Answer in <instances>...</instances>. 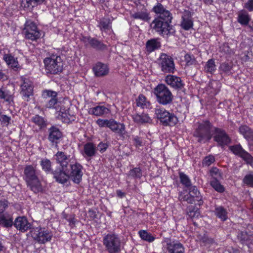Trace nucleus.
Masks as SVG:
<instances>
[{"label":"nucleus","instance_id":"9","mask_svg":"<svg viewBox=\"0 0 253 253\" xmlns=\"http://www.w3.org/2000/svg\"><path fill=\"white\" fill-rule=\"evenodd\" d=\"M55 159L57 163L59 164L60 167L56 169L52 172L53 177L56 179L58 177V174L61 173L70 165V156L66 155L64 152L58 151L54 155Z\"/></svg>","mask_w":253,"mask_h":253},{"label":"nucleus","instance_id":"33","mask_svg":"<svg viewBox=\"0 0 253 253\" xmlns=\"http://www.w3.org/2000/svg\"><path fill=\"white\" fill-rule=\"evenodd\" d=\"M46 0H22L21 5L24 8H33L44 3Z\"/></svg>","mask_w":253,"mask_h":253},{"label":"nucleus","instance_id":"50","mask_svg":"<svg viewBox=\"0 0 253 253\" xmlns=\"http://www.w3.org/2000/svg\"><path fill=\"white\" fill-rule=\"evenodd\" d=\"M232 68V64L231 63L223 62L220 64L219 70L225 73H229Z\"/></svg>","mask_w":253,"mask_h":253},{"label":"nucleus","instance_id":"35","mask_svg":"<svg viewBox=\"0 0 253 253\" xmlns=\"http://www.w3.org/2000/svg\"><path fill=\"white\" fill-rule=\"evenodd\" d=\"M239 132L247 140L253 138V130L247 125H242L239 128Z\"/></svg>","mask_w":253,"mask_h":253},{"label":"nucleus","instance_id":"37","mask_svg":"<svg viewBox=\"0 0 253 253\" xmlns=\"http://www.w3.org/2000/svg\"><path fill=\"white\" fill-rule=\"evenodd\" d=\"M187 214L191 219L198 218L200 215L199 209L193 206H190L187 208Z\"/></svg>","mask_w":253,"mask_h":253},{"label":"nucleus","instance_id":"10","mask_svg":"<svg viewBox=\"0 0 253 253\" xmlns=\"http://www.w3.org/2000/svg\"><path fill=\"white\" fill-rule=\"evenodd\" d=\"M161 71L165 73H173L175 65L173 58L167 54L162 53L158 59Z\"/></svg>","mask_w":253,"mask_h":253},{"label":"nucleus","instance_id":"40","mask_svg":"<svg viewBox=\"0 0 253 253\" xmlns=\"http://www.w3.org/2000/svg\"><path fill=\"white\" fill-rule=\"evenodd\" d=\"M41 165L42 169L46 173H51L52 174V170L51 169V163L50 161L47 159H44L41 161Z\"/></svg>","mask_w":253,"mask_h":253},{"label":"nucleus","instance_id":"24","mask_svg":"<svg viewBox=\"0 0 253 253\" xmlns=\"http://www.w3.org/2000/svg\"><path fill=\"white\" fill-rule=\"evenodd\" d=\"M13 224L12 215L7 212H4L0 214V226L9 228L12 227Z\"/></svg>","mask_w":253,"mask_h":253},{"label":"nucleus","instance_id":"30","mask_svg":"<svg viewBox=\"0 0 253 253\" xmlns=\"http://www.w3.org/2000/svg\"><path fill=\"white\" fill-rule=\"evenodd\" d=\"M161 42L157 39H152L146 43V49L147 52L151 53L160 48Z\"/></svg>","mask_w":253,"mask_h":253},{"label":"nucleus","instance_id":"49","mask_svg":"<svg viewBox=\"0 0 253 253\" xmlns=\"http://www.w3.org/2000/svg\"><path fill=\"white\" fill-rule=\"evenodd\" d=\"M229 149L234 154L238 155L240 157L244 151V150L240 144L230 146L229 147Z\"/></svg>","mask_w":253,"mask_h":253},{"label":"nucleus","instance_id":"28","mask_svg":"<svg viewBox=\"0 0 253 253\" xmlns=\"http://www.w3.org/2000/svg\"><path fill=\"white\" fill-rule=\"evenodd\" d=\"M250 20V16L246 10L243 9L238 12L237 21L240 24L248 25Z\"/></svg>","mask_w":253,"mask_h":253},{"label":"nucleus","instance_id":"17","mask_svg":"<svg viewBox=\"0 0 253 253\" xmlns=\"http://www.w3.org/2000/svg\"><path fill=\"white\" fill-rule=\"evenodd\" d=\"M14 226L17 229L21 232H25L29 229H31V225L28 222L27 218L24 216L17 217L13 222Z\"/></svg>","mask_w":253,"mask_h":253},{"label":"nucleus","instance_id":"51","mask_svg":"<svg viewBox=\"0 0 253 253\" xmlns=\"http://www.w3.org/2000/svg\"><path fill=\"white\" fill-rule=\"evenodd\" d=\"M179 199L180 201H186L189 204H193L197 202L189 193L185 195L180 194Z\"/></svg>","mask_w":253,"mask_h":253},{"label":"nucleus","instance_id":"8","mask_svg":"<svg viewBox=\"0 0 253 253\" xmlns=\"http://www.w3.org/2000/svg\"><path fill=\"white\" fill-rule=\"evenodd\" d=\"M156 118L165 126H174L178 122V119L173 113L163 108H156L155 110Z\"/></svg>","mask_w":253,"mask_h":253},{"label":"nucleus","instance_id":"41","mask_svg":"<svg viewBox=\"0 0 253 253\" xmlns=\"http://www.w3.org/2000/svg\"><path fill=\"white\" fill-rule=\"evenodd\" d=\"M31 121L35 125H37L40 129H42L46 126V124L43 118L39 115H37L32 117Z\"/></svg>","mask_w":253,"mask_h":253},{"label":"nucleus","instance_id":"45","mask_svg":"<svg viewBox=\"0 0 253 253\" xmlns=\"http://www.w3.org/2000/svg\"><path fill=\"white\" fill-rule=\"evenodd\" d=\"M139 234L141 238L149 242L153 241L155 238L151 235V234L148 233L146 230H140L139 231Z\"/></svg>","mask_w":253,"mask_h":253},{"label":"nucleus","instance_id":"59","mask_svg":"<svg viewBox=\"0 0 253 253\" xmlns=\"http://www.w3.org/2000/svg\"><path fill=\"white\" fill-rule=\"evenodd\" d=\"M8 202L7 200L0 201V214L4 213L8 207Z\"/></svg>","mask_w":253,"mask_h":253},{"label":"nucleus","instance_id":"56","mask_svg":"<svg viewBox=\"0 0 253 253\" xmlns=\"http://www.w3.org/2000/svg\"><path fill=\"white\" fill-rule=\"evenodd\" d=\"M215 161L214 157L213 156L210 155L206 157L203 161V165L209 166Z\"/></svg>","mask_w":253,"mask_h":253},{"label":"nucleus","instance_id":"11","mask_svg":"<svg viewBox=\"0 0 253 253\" xmlns=\"http://www.w3.org/2000/svg\"><path fill=\"white\" fill-rule=\"evenodd\" d=\"M31 233L33 238L41 244L49 241L52 236L47 230L41 227L32 229Z\"/></svg>","mask_w":253,"mask_h":253},{"label":"nucleus","instance_id":"39","mask_svg":"<svg viewBox=\"0 0 253 253\" xmlns=\"http://www.w3.org/2000/svg\"><path fill=\"white\" fill-rule=\"evenodd\" d=\"M3 59L7 64L12 68L17 67L18 65L17 59L10 54H5L3 56Z\"/></svg>","mask_w":253,"mask_h":253},{"label":"nucleus","instance_id":"60","mask_svg":"<svg viewBox=\"0 0 253 253\" xmlns=\"http://www.w3.org/2000/svg\"><path fill=\"white\" fill-rule=\"evenodd\" d=\"M108 122L109 120L99 119L96 121V123L100 127H107Z\"/></svg>","mask_w":253,"mask_h":253},{"label":"nucleus","instance_id":"5","mask_svg":"<svg viewBox=\"0 0 253 253\" xmlns=\"http://www.w3.org/2000/svg\"><path fill=\"white\" fill-rule=\"evenodd\" d=\"M213 131L214 127L210 122L206 121L199 125L194 132V136L198 138L199 142H206L211 138Z\"/></svg>","mask_w":253,"mask_h":253},{"label":"nucleus","instance_id":"18","mask_svg":"<svg viewBox=\"0 0 253 253\" xmlns=\"http://www.w3.org/2000/svg\"><path fill=\"white\" fill-rule=\"evenodd\" d=\"M23 83L21 85V94L24 97L28 98L33 95V85L32 83L28 79H22Z\"/></svg>","mask_w":253,"mask_h":253},{"label":"nucleus","instance_id":"13","mask_svg":"<svg viewBox=\"0 0 253 253\" xmlns=\"http://www.w3.org/2000/svg\"><path fill=\"white\" fill-rule=\"evenodd\" d=\"M48 140L51 143V146L57 148L58 144L62 140L63 134L59 128L52 126L48 129Z\"/></svg>","mask_w":253,"mask_h":253},{"label":"nucleus","instance_id":"47","mask_svg":"<svg viewBox=\"0 0 253 253\" xmlns=\"http://www.w3.org/2000/svg\"><path fill=\"white\" fill-rule=\"evenodd\" d=\"M211 185L216 191L222 193L224 191V188L219 181V180H212L211 181Z\"/></svg>","mask_w":253,"mask_h":253},{"label":"nucleus","instance_id":"34","mask_svg":"<svg viewBox=\"0 0 253 253\" xmlns=\"http://www.w3.org/2000/svg\"><path fill=\"white\" fill-rule=\"evenodd\" d=\"M188 189L189 194L198 202L197 204L199 206L202 205L203 202L202 201V197L197 187L195 186L191 185L188 188Z\"/></svg>","mask_w":253,"mask_h":253},{"label":"nucleus","instance_id":"43","mask_svg":"<svg viewBox=\"0 0 253 253\" xmlns=\"http://www.w3.org/2000/svg\"><path fill=\"white\" fill-rule=\"evenodd\" d=\"M179 178L181 183L185 187L188 188L191 186V180L188 176L183 172L179 173Z\"/></svg>","mask_w":253,"mask_h":253},{"label":"nucleus","instance_id":"31","mask_svg":"<svg viewBox=\"0 0 253 253\" xmlns=\"http://www.w3.org/2000/svg\"><path fill=\"white\" fill-rule=\"evenodd\" d=\"M131 17L136 19H140L145 22H148L151 19L150 13L146 9L144 10L138 11L132 14Z\"/></svg>","mask_w":253,"mask_h":253},{"label":"nucleus","instance_id":"12","mask_svg":"<svg viewBox=\"0 0 253 253\" xmlns=\"http://www.w3.org/2000/svg\"><path fill=\"white\" fill-rule=\"evenodd\" d=\"M23 32L27 39L35 41L41 36L40 31L38 30L35 23L32 21H27L25 24Z\"/></svg>","mask_w":253,"mask_h":253},{"label":"nucleus","instance_id":"26","mask_svg":"<svg viewBox=\"0 0 253 253\" xmlns=\"http://www.w3.org/2000/svg\"><path fill=\"white\" fill-rule=\"evenodd\" d=\"M93 71L95 76L103 77L108 74L109 68L106 64L98 62L93 68Z\"/></svg>","mask_w":253,"mask_h":253},{"label":"nucleus","instance_id":"20","mask_svg":"<svg viewBox=\"0 0 253 253\" xmlns=\"http://www.w3.org/2000/svg\"><path fill=\"white\" fill-rule=\"evenodd\" d=\"M181 22V28L185 30H189L193 27V22L191 17V13L189 10H184L182 16Z\"/></svg>","mask_w":253,"mask_h":253},{"label":"nucleus","instance_id":"2","mask_svg":"<svg viewBox=\"0 0 253 253\" xmlns=\"http://www.w3.org/2000/svg\"><path fill=\"white\" fill-rule=\"evenodd\" d=\"M83 169V166L79 163L71 164L66 170L58 174L55 179L59 183L64 184L70 179L74 183L79 184L82 179Z\"/></svg>","mask_w":253,"mask_h":253},{"label":"nucleus","instance_id":"27","mask_svg":"<svg viewBox=\"0 0 253 253\" xmlns=\"http://www.w3.org/2000/svg\"><path fill=\"white\" fill-rule=\"evenodd\" d=\"M109 113V109L104 106H97L91 108L88 110V113L96 116H101Z\"/></svg>","mask_w":253,"mask_h":253},{"label":"nucleus","instance_id":"21","mask_svg":"<svg viewBox=\"0 0 253 253\" xmlns=\"http://www.w3.org/2000/svg\"><path fill=\"white\" fill-rule=\"evenodd\" d=\"M165 81L168 84L175 89H181L183 87V84L179 77L173 75H168Z\"/></svg>","mask_w":253,"mask_h":253},{"label":"nucleus","instance_id":"62","mask_svg":"<svg viewBox=\"0 0 253 253\" xmlns=\"http://www.w3.org/2000/svg\"><path fill=\"white\" fill-rule=\"evenodd\" d=\"M45 92L49 99L52 97H57V93L55 91L51 90H46Z\"/></svg>","mask_w":253,"mask_h":253},{"label":"nucleus","instance_id":"38","mask_svg":"<svg viewBox=\"0 0 253 253\" xmlns=\"http://www.w3.org/2000/svg\"><path fill=\"white\" fill-rule=\"evenodd\" d=\"M215 214L216 216L222 221H225L227 219V212L226 210L222 206H219L215 208Z\"/></svg>","mask_w":253,"mask_h":253},{"label":"nucleus","instance_id":"64","mask_svg":"<svg viewBox=\"0 0 253 253\" xmlns=\"http://www.w3.org/2000/svg\"><path fill=\"white\" fill-rule=\"evenodd\" d=\"M67 221L69 222V225L71 227H73L75 225V218L74 216H71L67 219Z\"/></svg>","mask_w":253,"mask_h":253},{"label":"nucleus","instance_id":"57","mask_svg":"<svg viewBox=\"0 0 253 253\" xmlns=\"http://www.w3.org/2000/svg\"><path fill=\"white\" fill-rule=\"evenodd\" d=\"M10 120V117H8L5 115H3L0 114V121L1 122L2 124L5 126H8L9 124V121Z\"/></svg>","mask_w":253,"mask_h":253},{"label":"nucleus","instance_id":"53","mask_svg":"<svg viewBox=\"0 0 253 253\" xmlns=\"http://www.w3.org/2000/svg\"><path fill=\"white\" fill-rule=\"evenodd\" d=\"M12 96L7 91H4L0 89V99H3L7 102L12 101Z\"/></svg>","mask_w":253,"mask_h":253},{"label":"nucleus","instance_id":"14","mask_svg":"<svg viewBox=\"0 0 253 253\" xmlns=\"http://www.w3.org/2000/svg\"><path fill=\"white\" fill-rule=\"evenodd\" d=\"M213 135L214 140L220 146L226 145L230 142L231 140L228 134L221 128L214 127Z\"/></svg>","mask_w":253,"mask_h":253},{"label":"nucleus","instance_id":"4","mask_svg":"<svg viewBox=\"0 0 253 253\" xmlns=\"http://www.w3.org/2000/svg\"><path fill=\"white\" fill-rule=\"evenodd\" d=\"M47 74H59L63 69V62L60 56L52 54L43 60Z\"/></svg>","mask_w":253,"mask_h":253},{"label":"nucleus","instance_id":"42","mask_svg":"<svg viewBox=\"0 0 253 253\" xmlns=\"http://www.w3.org/2000/svg\"><path fill=\"white\" fill-rule=\"evenodd\" d=\"M216 70L214 60L211 59L208 61L205 67V70L206 72L213 74Z\"/></svg>","mask_w":253,"mask_h":253},{"label":"nucleus","instance_id":"48","mask_svg":"<svg viewBox=\"0 0 253 253\" xmlns=\"http://www.w3.org/2000/svg\"><path fill=\"white\" fill-rule=\"evenodd\" d=\"M128 175L135 178H140L142 175L141 169L139 168H135L130 170Z\"/></svg>","mask_w":253,"mask_h":253},{"label":"nucleus","instance_id":"6","mask_svg":"<svg viewBox=\"0 0 253 253\" xmlns=\"http://www.w3.org/2000/svg\"><path fill=\"white\" fill-rule=\"evenodd\" d=\"M157 102L162 105L170 104L173 100V95L168 87L164 84H159L153 90Z\"/></svg>","mask_w":253,"mask_h":253},{"label":"nucleus","instance_id":"44","mask_svg":"<svg viewBox=\"0 0 253 253\" xmlns=\"http://www.w3.org/2000/svg\"><path fill=\"white\" fill-rule=\"evenodd\" d=\"M137 105L142 108H147L150 105V103L146 101V98L143 94H140L136 100Z\"/></svg>","mask_w":253,"mask_h":253},{"label":"nucleus","instance_id":"58","mask_svg":"<svg viewBox=\"0 0 253 253\" xmlns=\"http://www.w3.org/2000/svg\"><path fill=\"white\" fill-rule=\"evenodd\" d=\"M109 145L107 143L100 142L97 145V149L101 152H104L107 148L108 147Z\"/></svg>","mask_w":253,"mask_h":253},{"label":"nucleus","instance_id":"7","mask_svg":"<svg viewBox=\"0 0 253 253\" xmlns=\"http://www.w3.org/2000/svg\"><path fill=\"white\" fill-rule=\"evenodd\" d=\"M103 245L108 253H120L121 251V242L118 236L108 234L103 238Z\"/></svg>","mask_w":253,"mask_h":253},{"label":"nucleus","instance_id":"3","mask_svg":"<svg viewBox=\"0 0 253 253\" xmlns=\"http://www.w3.org/2000/svg\"><path fill=\"white\" fill-rule=\"evenodd\" d=\"M24 179L30 189L35 193L42 192L41 183L36 173L35 168L31 165L26 166L24 171Z\"/></svg>","mask_w":253,"mask_h":253},{"label":"nucleus","instance_id":"1","mask_svg":"<svg viewBox=\"0 0 253 253\" xmlns=\"http://www.w3.org/2000/svg\"><path fill=\"white\" fill-rule=\"evenodd\" d=\"M152 10L157 16L151 23V28L161 35L168 36L173 34L175 30L170 25L172 16L170 11L160 2H157Z\"/></svg>","mask_w":253,"mask_h":253},{"label":"nucleus","instance_id":"22","mask_svg":"<svg viewBox=\"0 0 253 253\" xmlns=\"http://www.w3.org/2000/svg\"><path fill=\"white\" fill-rule=\"evenodd\" d=\"M133 121L138 125H143L144 124L152 123V119L149 116L148 114L142 113L140 114L138 113L134 114L132 115Z\"/></svg>","mask_w":253,"mask_h":253},{"label":"nucleus","instance_id":"55","mask_svg":"<svg viewBox=\"0 0 253 253\" xmlns=\"http://www.w3.org/2000/svg\"><path fill=\"white\" fill-rule=\"evenodd\" d=\"M247 164H251L253 163V157L247 152L245 150L240 156Z\"/></svg>","mask_w":253,"mask_h":253},{"label":"nucleus","instance_id":"54","mask_svg":"<svg viewBox=\"0 0 253 253\" xmlns=\"http://www.w3.org/2000/svg\"><path fill=\"white\" fill-rule=\"evenodd\" d=\"M184 59L188 66L193 65L196 62V59L194 56L188 53L185 55Z\"/></svg>","mask_w":253,"mask_h":253},{"label":"nucleus","instance_id":"61","mask_svg":"<svg viewBox=\"0 0 253 253\" xmlns=\"http://www.w3.org/2000/svg\"><path fill=\"white\" fill-rule=\"evenodd\" d=\"M244 7L249 11H253V0H249L244 4Z\"/></svg>","mask_w":253,"mask_h":253},{"label":"nucleus","instance_id":"25","mask_svg":"<svg viewBox=\"0 0 253 253\" xmlns=\"http://www.w3.org/2000/svg\"><path fill=\"white\" fill-rule=\"evenodd\" d=\"M167 249L169 253H184V248L182 244L177 241L168 243Z\"/></svg>","mask_w":253,"mask_h":253},{"label":"nucleus","instance_id":"15","mask_svg":"<svg viewBox=\"0 0 253 253\" xmlns=\"http://www.w3.org/2000/svg\"><path fill=\"white\" fill-rule=\"evenodd\" d=\"M107 127H109L113 131L118 133L123 138H124L126 134L124 124L118 123L114 119L109 120Z\"/></svg>","mask_w":253,"mask_h":253},{"label":"nucleus","instance_id":"16","mask_svg":"<svg viewBox=\"0 0 253 253\" xmlns=\"http://www.w3.org/2000/svg\"><path fill=\"white\" fill-rule=\"evenodd\" d=\"M82 41L84 43L87 42L91 47L97 50H103L107 48L106 45L96 38L84 37Z\"/></svg>","mask_w":253,"mask_h":253},{"label":"nucleus","instance_id":"23","mask_svg":"<svg viewBox=\"0 0 253 253\" xmlns=\"http://www.w3.org/2000/svg\"><path fill=\"white\" fill-rule=\"evenodd\" d=\"M96 153V146L93 143L87 142L84 145L82 154L84 158H91L95 155Z\"/></svg>","mask_w":253,"mask_h":253},{"label":"nucleus","instance_id":"32","mask_svg":"<svg viewBox=\"0 0 253 253\" xmlns=\"http://www.w3.org/2000/svg\"><path fill=\"white\" fill-rule=\"evenodd\" d=\"M59 113L64 123H70L76 120L75 115L71 114L69 109L65 110L64 109H62V112H59Z\"/></svg>","mask_w":253,"mask_h":253},{"label":"nucleus","instance_id":"36","mask_svg":"<svg viewBox=\"0 0 253 253\" xmlns=\"http://www.w3.org/2000/svg\"><path fill=\"white\" fill-rule=\"evenodd\" d=\"M111 20L109 18H102L100 19L98 27L102 31L106 32L111 29Z\"/></svg>","mask_w":253,"mask_h":253},{"label":"nucleus","instance_id":"63","mask_svg":"<svg viewBox=\"0 0 253 253\" xmlns=\"http://www.w3.org/2000/svg\"><path fill=\"white\" fill-rule=\"evenodd\" d=\"M134 144L136 146H141L142 145V141L141 138L138 136H135L133 138Z\"/></svg>","mask_w":253,"mask_h":253},{"label":"nucleus","instance_id":"46","mask_svg":"<svg viewBox=\"0 0 253 253\" xmlns=\"http://www.w3.org/2000/svg\"><path fill=\"white\" fill-rule=\"evenodd\" d=\"M210 175L212 180H219L222 178V174L218 169L213 167L210 170Z\"/></svg>","mask_w":253,"mask_h":253},{"label":"nucleus","instance_id":"29","mask_svg":"<svg viewBox=\"0 0 253 253\" xmlns=\"http://www.w3.org/2000/svg\"><path fill=\"white\" fill-rule=\"evenodd\" d=\"M46 108H53L57 112H62V103L57 100V97H52L48 100V102L46 104Z\"/></svg>","mask_w":253,"mask_h":253},{"label":"nucleus","instance_id":"19","mask_svg":"<svg viewBox=\"0 0 253 253\" xmlns=\"http://www.w3.org/2000/svg\"><path fill=\"white\" fill-rule=\"evenodd\" d=\"M248 230H249V232L245 230L239 233L238 238L242 244H245L249 246L250 241L253 239V229L252 225L248 226Z\"/></svg>","mask_w":253,"mask_h":253},{"label":"nucleus","instance_id":"52","mask_svg":"<svg viewBox=\"0 0 253 253\" xmlns=\"http://www.w3.org/2000/svg\"><path fill=\"white\" fill-rule=\"evenodd\" d=\"M243 182L245 184L253 187V174H246L243 179Z\"/></svg>","mask_w":253,"mask_h":253}]
</instances>
